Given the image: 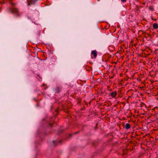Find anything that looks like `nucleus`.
I'll list each match as a JSON object with an SVG mask.
<instances>
[{
  "mask_svg": "<svg viewBox=\"0 0 158 158\" xmlns=\"http://www.w3.org/2000/svg\"><path fill=\"white\" fill-rule=\"evenodd\" d=\"M19 10L16 8H10V11L12 13H17L18 12Z\"/></svg>",
  "mask_w": 158,
  "mask_h": 158,
  "instance_id": "nucleus-1",
  "label": "nucleus"
},
{
  "mask_svg": "<svg viewBox=\"0 0 158 158\" xmlns=\"http://www.w3.org/2000/svg\"><path fill=\"white\" fill-rule=\"evenodd\" d=\"M37 0H27V2L28 6H30L31 5L35 4Z\"/></svg>",
  "mask_w": 158,
  "mask_h": 158,
  "instance_id": "nucleus-2",
  "label": "nucleus"
},
{
  "mask_svg": "<svg viewBox=\"0 0 158 158\" xmlns=\"http://www.w3.org/2000/svg\"><path fill=\"white\" fill-rule=\"evenodd\" d=\"M91 55L92 57L93 56L94 58H95L97 55L96 51L95 50L92 51Z\"/></svg>",
  "mask_w": 158,
  "mask_h": 158,
  "instance_id": "nucleus-3",
  "label": "nucleus"
},
{
  "mask_svg": "<svg viewBox=\"0 0 158 158\" xmlns=\"http://www.w3.org/2000/svg\"><path fill=\"white\" fill-rule=\"evenodd\" d=\"M117 92L115 91L112 92L110 93V95L112 98H114L117 96Z\"/></svg>",
  "mask_w": 158,
  "mask_h": 158,
  "instance_id": "nucleus-4",
  "label": "nucleus"
},
{
  "mask_svg": "<svg viewBox=\"0 0 158 158\" xmlns=\"http://www.w3.org/2000/svg\"><path fill=\"white\" fill-rule=\"evenodd\" d=\"M61 90V89L59 87H56L55 89V92L56 93H58Z\"/></svg>",
  "mask_w": 158,
  "mask_h": 158,
  "instance_id": "nucleus-5",
  "label": "nucleus"
},
{
  "mask_svg": "<svg viewBox=\"0 0 158 158\" xmlns=\"http://www.w3.org/2000/svg\"><path fill=\"white\" fill-rule=\"evenodd\" d=\"M131 127L130 125L128 123H127L126 124L124 128L127 130L129 129Z\"/></svg>",
  "mask_w": 158,
  "mask_h": 158,
  "instance_id": "nucleus-6",
  "label": "nucleus"
},
{
  "mask_svg": "<svg viewBox=\"0 0 158 158\" xmlns=\"http://www.w3.org/2000/svg\"><path fill=\"white\" fill-rule=\"evenodd\" d=\"M153 27L154 29H157L158 28V24L156 23H154L153 25Z\"/></svg>",
  "mask_w": 158,
  "mask_h": 158,
  "instance_id": "nucleus-7",
  "label": "nucleus"
},
{
  "mask_svg": "<svg viewBox=\"0 0 158 158\" xmlns=\"http://www.w3.org/2000/svg\"><path fill=\"white\" fill-rule=\"evenodd\" d=\"M10 4L12 6H16V3H14L13 2H11L10 3Z\"/></svg>",
  "mask_w": 158,
  "mask_h": 158,
  "instance_id": "nucleus-8",
  "label": "nucleus"
},
{
  "mask_svg": "<svg viewBox=\"0 0 158 158\" xmlns=\"http://www.w3.org/2000/svg\"><path fill=\"white\" fill-rule=\"evenodd\" d=\"M126 0H121V1L123 2H125L126 1Z\"/></svg>",
  "mask_w": 158,
  "mask_h": 158,
  "instance_id": "nucleus-9",
  "label": "nucleus"
},
{
  "mask_svg": "<svg viewBox=\"0 0 158 158\" xmlns=\"http://www.w3.org/2000/svg\"><path fill=\"white\" fill-rule=\"evenodd\" d=\"M38 76L41 79H42V78L40 77V76L39 75H38Z\"/></svg>",
  "mask_w": 158,
  "mask_h": 158,
  "instance_id": "nucleus-10",
  "label": "nucleus"
},
{
  "mask_svg": "<svg viewBox=\"0 0 158 158\" xmlns=\"http://www.w3.org/2000/svg\"><path fill=\"white\" fill-rule=\"evenodd\" d=\"M42 94L44 95V96H45V94L44 93L42 92Z\"/></svg>",
  "mask_w": 158,
  "mask_h": 158,
  "instance_id": "nucleus-11",
  "label": "nucleus"
},
{
  "mask_svg": "<svg viewBox=\"0 0 158 158\" xmlns=\"http://www.w3.org/2000/svg\"><path fill=\"white\" fill-rule=\"evenodd\" d=\"M78 133V132H76V133H75V134H77V133Z\"/></svg>",
  "mask_w": 158,
  "mask_h": 158,
  "instance_id": "nucleus-12",
  "label": "nucleus"
},
{
  "mask_svg": "<svg viewBox=\"0 0 158 158\" xmlns=\"http://www.w3.org/2000/svg\"><path fill=\"white\" fill-rule=\"evenodd\" d=\"M46 89V88H44V89Z\"/></svg>",
  "mask_w": 158,
  "mask_h": 158,
  "instance_id": "nucleus-13",
  "label": "nucleus"
}]
</instances>
